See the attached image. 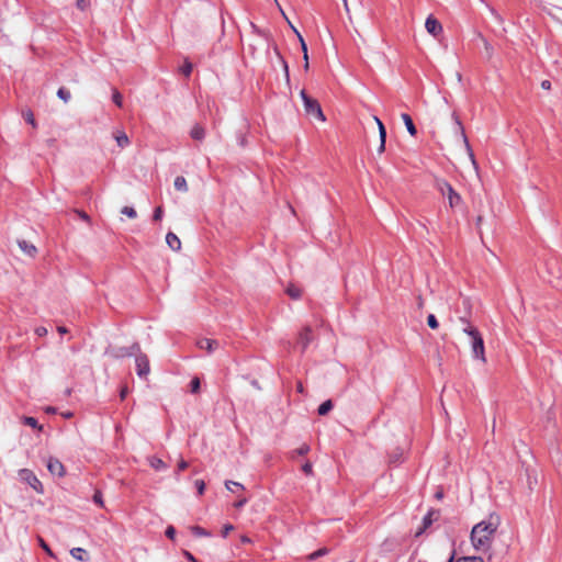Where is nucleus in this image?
<instances>
[{
    "label": "nucleus",
    "instance_id": "obj_51",
    "mask_svg": "<svg viewBox=\"0 0 562 562\" xmlns=\"http://www.w3.org/2000/svg\"><path fill=\"white\" fill-rule=\"evenodd\" d=\"M76 212L78 213L80 218H82L83 221H86V222L90 221V217H89V215L86 212H83V211H76Z\"/></svg>",
    "mask_w": 562,
    "mask_h": 562
},
{
    "label": "nucleus",
    "instance_id": "obj_32",
    "mask_svg": "<svg viewBox=\"0 0 562 562\" xmlns=\"http://www.w3.org/2000/svg\"><path fill=\"white\" fill-rule=\"evenodd\" d=\"M310 451V446L307 443H303L297 449H295L293 452H292V457L294 456H305Z\"/></svg>",
    "mask_w": 562,
    "mask_h": 562
},
{
    "label": "nucleus",
    "instance_id": "obj_14",
    "mask_svg": "<svg viewBox=\"0 0 562 562\" xmlns=\"http://www.w3.org/2000/svg\"><path fill=\"white\" fill-rule=\"evenodd\" d=\"M18 245H19L20 249L29 257L34 258L36 256L37 249L33 244H31L24 239H20V240H18Z\"/></svg>",
    "mask_w": 562,
    "mask_h": 562
},
{
    "label": "nucleus",
    "instance_id": "obj_31",
    "mask_svg": "<svg viewBox=\"0 0 562 562\" xmlns=\"http://www.w3.org/2000/svg\"><path fill=\"white\" fill-rule=\"evenodd\" d=\"M374 120L378 124V127H379V136H380V139L382 140H386V130H385V126L383 125L382 121L374 116Z\"/></svg>",
    "mask_w": 562,
    "mask_h": 562
},
{
    "label": "nucleus",
    "instance_id": "obj_37",
    "mask_svg": "<svg viewBox=\"0 0 562 562\" xmlns=\"http://www.w3.org/2000/svg\"><path fill=\"white\" fill-rule=\"evenodd\" d=\"M456 562H484L481 557H463L459 558Z\"/></svg>",
    "mask_w": 562,
    "mask_h": 562
},
{
    "label": "nucleus",
    "instance_id": "obj_4",
    "mask_svg": "<svg viewBox=\"0 0 562 562\" xmlns=\"http://www.w3.org/2000/svg\"><path fill=\"white\" fill-rule=\"evenodd\" d=\"M300 95L303 101L305 112L321 121H325L319 102L316 99L311 98L305 90H302Z\"/></svg>",
    "mask_w": 562,
    "mask_h": 562
},
{
    "label": "nucleus",
    "instance_id": "obj_6",
    "mask_svg": "<svg viewBox=\"0 0 562 562\" xmlns=\"http://www.w3.org/2000/svg\"><path fill=\"white\" fill-rule=\"evenodd\" d=\"M136 373L140 379L146 380L149 372V359L142 350L135 356Z\"/></svg>",
    "mask_w": 562,
    "mask_h": 562
},
{
    "label": "nucleus",
    "instance_id": "obj_56",
    "mask_svg": "<svg viewBox=\"0 0 562 562\" xmlns=\"http://www.w3.org/2000/svg\"><path fill=\"white\" fill-rule=\"evenodd\" d=\"M247 503V499L246 498H243L240 501H238L235 506L236 507H243L245 504Z\"/></svg>",
    "mask_w": 562,
    "mask_h": 562
},
{
    "label": "nucleus",
    "instance_id": "obj_59",
    "mask_svg": "<svg viewBox=\"0 0 562 562\" xmlns=\"http://www.w3.org/2000/svg\"><path fill=\"white\" fill-rule=\"evenodd\" d=\"M454 555H456V551L453 550L447 562H453L454 561Z\"/></svg>",
    "mask_w": 562,
    "mask_h": 562
},
{
    "label": "nucleus",
    "instance_id": "obj_1",
    "mask_svg": "<svg viewBox=\"0 0 562 562\" xmlns=\"http://www.w3.org/2000/svg\"><path fill=\"white\" fill-rule=\"evenodd\" d=\"M498 525L499 518L491 515L488 520L480 521L472 528L470 539L476 551L486 552L491 549Z\"/></svg>",
    "mask_w": 562,
    "mask_h": 562
},
{
    "label": "nucleus",
    "instance_id": "obj_16",
    "mask_svg": "<svg viewBox=\"0 0 562 562\" xmlns=\"http://www.w3.org/2000/svg\"><path fill=\"white\" fill-rule=\"evenodd\" d=\"M166 243L172 250H179L181 247V241L179 237L172 232L167 233Z\"/></svg>",
    "mask_w": 562,
    "mask_h": 562
},
{
    "label": "nucleus",
    "instance_id": "obj_2",
    "mask_svg": "<svg viewBox=\"0 0 562 562\" xmlns=\"http://www.w3.org/2000/svg\"><path fill=\"white\" fill-rule=\"evenodd\" d=\"M461 321L467 323V326L463 328V333H465L471 339L473 357L485 362V348L482 335L477 328L471 326L465 318H461Z\"/></svg>",
    "mask_w": 562,
    "mask_h": 562
},
{
    "label": "nucleus",
    "instance_id": "obj_41",
    "mask_svg": "<svg viewBox=\"0 0 562 562\" xmlns=\"http://www.w3.org/2000/svg\"><path fill=\"white\" fill-rule=\"evenodd\" d=\"M76 5L79 10L85 11L90 5V0H77Z\"/></svg>",
    "mask_w": 562,
    "mask_h": 562
},
{
    "label": "nucleus",
    "instance_id": "obj_58",
    "mask_svg": "<svg viewBox=\"0 0 562 562\" xmlns=\"http://www.w3.org/2000/svg\"><path fill=\"white\" fill-rule=\"evenodd\" d=\"M240 540H241L243 543H249L250 542V539L247 536H243L240 538Z\"/></svg>",
    "mask_w": 562,
    "mask_h": 562
},
{
    "label": "nucleus",
    "instance_id": "obj_30",
    "mask_svg": "<svg viewBox=\"0 0 562 562\" xmlns=\"http://www.w3.org/2000/svg\"><path fill=\"white\" fill-rule=\"evenodd\" d=\"M191 532L196 537H210L211 536V532H209L207 530H205L204 528H202L200 526L191 527Z\"/></svg>",
    "mask_w": 562,
    "mask_h": 562
},
{
    "label": "nucleus",
    "instance_id": "obj_46",
    "mask_svg": "<svg viewBox=\"0 0 562 562\" xmlns=\"http://www.w3.org/2000/svg\"><path fill=\"white\" fill-rule=\"evenodd\" d=\"M165 533L167 538L173 540L176 536V529L172 526H168Z\"/></svg>",
    "mask_w": 562,
    "mask_h": 562
},
{
    "label": "nucleus",
    "instance_id": "obj_18",
    "mask_svg": "<svg viewBox=\"0 0 562 562\" xmlns=\"http://www.w3.org/2000/svg\"><path fill=\"white\" fill-rule=\"evenodd\" d=\"M70 554L74 559L78 561L86 562L89 560L88 553L83 548H72L70 550Z\"/></svg>",
    "mask_w": 562,
    "mask_h": 562
},
{
    "label": "nucleus",
    "instance_id": "obj_11",
    "mask_svg": "<svg viewBox=\"0 0 562 562\" xmlns=\"http://www.w3.org/2000/svg\"><path fill=\"white\" fill-rule=\"evenodd\" d=\"M452 119L454 121V128H456V133L459 134L467 147V149L470 151V155L471 157L473 158V154L471 151V147H470V144H469V139L465 135V131H464V127L458 116V114L456 112L452 113Z\"/></svg>",
    "mask_w": 562,
    "mask_h": 562
},
{
    "label": "nucleus",
    "instance_id": "obj_20",
    "mask_svg": "<svg viewBox=\"0 0 562 562\" xmlns=\"http://www.w3.org/2000/svg\"><path fill=\"white\" fill-rule=\"evenodd\" d=\"M291 27L293 29V31L296 33L299 40H300V43H301V46H302V50H303V58H304V68L305 69H308V55H307V46L302 37V35L299 33V31L293 26L291 25Z\"/></svg>",
    "mask_w": 562,
    "mask_h": 562
},
{
    "label": "nucleus",
    "instance_id": "obj_52",
    "mask_svg": "<svg viewBox=\"0 0 562 562\" xmlns=\"http://www.w3.org/2000/svg\"><path fill=\"white\" fill-rule=\"evenodd\" d=\"M184 557L188 559V561L190 562H198V560L194 558V555L189 552V551H184Z\"/></svg>",
    "mask_w": 562,
    "mask_h": 562
},
{
    "label": "nucleus",
    "instance_id": "obj_64",
    "mask_svg": "<svg viewBox=\"0 0 562 562\" xmlns=\"http://www.w3.org/2000/svg\"><path fill=\"white\" fill-rule=\"evenodd\" d=\"M297 391L301 392V393L303 392V386H302L301 383L297 385Z\"/></svg>",
    "mask_w": 562,
    "mask_h": 562
},
{
    "label": "nucleus",
    "instance_id": "obj_34",
    "mask_svg": "<svg viewBox=\"0 0 562 562\" xmlns=\"http://www.w3.org/2000/svg\"><path fill=\"white\" fill-rule=\"evenodd\" d=\"M201 382L199 378H193L190 382V391L193 394H196L200 391Z\"/></svg>",
    "mask_w": 562,
    "mask_h": 562
},
{
    "label": "nucleus",
    "instance_id": "obj_13",
    "mask_svg": "<svg viewBox=\"0 0 562 562\" xmlns=\"http://www.w3.org/2000/svg\"><path fill=\"white\" fill-rule=\"evenodd\" d=\"M196 346L200 349L206 350L207 353H212L214 350H216L220 347V342L215 339L201 338L196 341Z\"/></svg>",
    "mask_w": 562,
    "mask_h": 562
},
{
    "label": "nucleus",
    "instance_id": "obj_7",
    "mask_svg": "<svg viewBox=\"0 0 562 562\" xmlns=\"http://www.w3.org/2000/svg\"><path fill=\"white\" fill-rule=\"evenodd\" d=\"M20 477L25 481L34 491L37 493H43V484L37 479V476L29 469H22L20 470Z\"/></svg>",
    "mask_w": 562,
    "mask_h": 562
},
{
    "label": "nucleus",
    "instance_id": "obj_35",
    "mask_svg": "<svg viewBox=\"0 0 562 562\" xmlns=\"http://www.w3.org/2000/svg\"><path fill=\"white\" fill-rule=\"evenodd\" d=\"M427 325L431 329H437L439 327L438 319L436 318V316L434 314H429L428 315V317H427Z\"/></svg>",
    "mask_w": 562,
    "mask_h": 562
},
{
    "label": "nucleus",
    "instance_id": "obj_61",
    "mask_svg": "<svg viewBox=\"0 0 562 562\" xmlns=\"http://www.w3.org/2000/svg\"><path fill=\"white\" fill-rule=\"evenodd\" d=\"M126 393H127V390L126 389H123L121 391V398H124L126 396Z\"/></svg>",
    "mask_w": 562,
    "mask_h": 562
},
{
    "label": "nucleus",
    "instance_id": "obj_28",
    "mask_svg": "<svg viewBox=\"0 0 562 562\" xmlns=\"http://www.w3.org/2000/svg\"><path fill=\"white\" fill-rule=\"evenodd\" d=\"M193 69V65L189 59H186L183 65L180 67V71L187 78L190 77Z\"/></svg>",
    "mask_w": 562,
    "mask_h": 562
},
{
    "label": "nucleus",
    "instance_id": "obj_25",
    "mask_svg": "<svg viewBox=\"0 0 562 562\" xmlns=\"http://www.w3.org/2000/svg\"><path fill=\"white\" fill-rule=\"evenodd\" d=\"M150 465L157 471H162L167 469V464L160 458L157 457H153L150 459Z\"/></svg>",
    "mask_w": 562,
    "mask_h": 562
},
{
    "label": "nucleus",
    "instance_id": "obj_38",
    "mask_svg": "<svg viewBox=\"0 0 562 562\" xmlns=\"http://www.w3.org/2000/svg\"><path fill=\"white\" fill-rule=\"evenodd\" d=\"M232 486H235V487H237V488H239V490H244V485H243V484H240V483H238V482H235V481H229V480H227V481L225 482V487H226L228 491L234 492V490H232Z\"/></svg>",
    "mask_w": 562,
    "mask_h": 562
},
{
    "label": "nucleus",
    "instance_id": "obj_19",
    "mask_svg": "<svg viewBox=\"0 0 562 562\" xmlns=\"http://www.w3.org/2000/svg\"><path fill=\"white\" fill-rule=\"evenodd\" d=\"M114 138H115V140L117 143V146L121 147V148H124V147L130 145L128 136L123 131H117L114 134Z\"/></svg>",
    "mask_w": 562,
    "mask_h": 562
},
{
    "label": "nucleus",
    "instance_id": "obj_17",
    "mask_svg": "<svg viewBox=\"0 0 562 562\" xmlns=\"http://www.w3.org/2000/svg\"><path fill=\"white\" fill-rule=\"evenodd\" d=\"M190 136L194 140H203L205 137V128L200 124H195L190 131Z\"/></svg>",
    "mask_w": 562,
    "mask_h": 562
},
{
    "label": "nucleus",
    "instance_id": "obj_63",
    "mask_svg": "<svg viewBox=\"0 0 562 562\" xmlns=\"http://www.w3.org/2000/svg\"><path fill=\"white\" fill-rule=\"evenodd\" d=\"M442 496H443V493H442V492H438V493H436V497H437V498H442Z\"/></svg>",
    "mask_w": 562,
    "mask_h": 562
},
{
    "label": "nucleus",
    "instance_id": "obj_3",
    "mask_svg": "<svg viewBox=\"0 0 562 562\" xmlns=\"http://www.w3.org/2000/svg\"><path fill=\"white\" fill-rule=\"evenodd\" d=\"M436 188L443 196L448 198L449 205L451 209H454L461 204V195L452 188V186L448 181L443 179L437 180Z\"/></svg>",
    "mask_w": 562,
    "mask_h": 562
},
{
    "label": "nucleus",
    "instance_id": "obj_23",
    "mask_svg": "<svg viewBox=\"0 0 562 562\" xmlns=\"http://www.w3.org/2000/svg\"><path fill=\"white\" fill-rule=\"evenodd\" d=\"M23 424L34 429L42 430L43 427L38 424L37 419L32 416H24L22 419Z\"/></svg>",
    "mask_w": 562,
    "mask_h": 562
},
{
    "label": "nucleus",
    "instance_id": "obj_29",
    "mask_svg": "<svg viewBox=\"0 0 562 562\" xmlns=\"http://www.w3.org/2000/svg\"><path fill=\"white\" fill-rule=\"evenodd\" d=\"M57 97L61 99L65 103H67L70 100L71 94L68 89H66L65 87H60L57 91Z\"/></svg>",
    "mask_w": 562,
    "mask_h": 562
},
{
    "label": "nucleus",
    "instance_id": "obj_45",
    "mask_svg": "<svg viewBox=\"0 0 562 562\" xmlns=\"http://www.w3.org/2000/svg\"><path fill=\"white\" fill-rule=\"evenodd\" d=\"M93 502L100 506H103V499H102V494L100 491H97L93 495Z\"/></svg>",
    "mask_w": 562,
    "mask_h": 562
},
{
    "label": "nucleus",
    "instance_id": "obj_43",
    "mask_svg": "<svg viewBox=\"0 0 562 562\" xmlns=\"http://www.w3.org/2000/svg\"><path fill=\"white\" fill-rule=\"evenodd\" d=\"M24 117H25V121H26L27 123H30L31 125H33V126H35V125H36V123H35V119H34V115H33L32 111H27V112L25 113Z\"/></svg>",
    "mask_w": 562,
    "mask_h": 562
},
{
    "label": "nucleus",
    "instance_id": "obj_57",
    "mask_svg": "<svg viewBox=\"0 0 562 562\" xmlns=\"http://www.w3.org/2000/svg\"><path fill=\"white\" fill-rule=\"evenodd\" d=\"M46 412H47L48 414H55V413H56V408H55V407L49 406V407H47V408H46Z\"/></svg>",
    "mask_w": 562,
    "mask_h": 562
},
{
    "label": "nucleus",
    "instance_id": "obj_54",
    "mask_svg": "<svg viewBox=\"0 0 562 562\" xmlns=\"http://www.w3.org/2000/svg\"><path fill=\"white\" fill-rule=\"evenodd\" d=\"M385 150V140L380 139V146L378 148V151L381 154Z\"/></svg>",
    "mask_w": 562,
    "mask_h": 562
},
{
    "label": "nucleus",
    "instance_id": "obj_48",
    "mask_svg": "<svg viewBox=\"0 0 562 562\" xmlns=\"http://www.w3.org/2000/svg\"><path fill=\"white\" fill-rule=\"evenodd\" d=\"M188 467H189V463L186 460L181 459L178 462L177 470H178V472L184 471Z\"/></svg>",
    "mask_w": 562,
    "mask_h": 562
},
{
    "label": "nucleus",
    "instance_id": "obj_53",
    "mask_svg": "<svg viewBox=\"0 0 562 562\" xmlns=\"http://www.w3.org/2000/svg\"><path fill=\"white\" fill-rule=\"evenodd\" d=\"M541 88L544 89V90H550L551 89V81L550 80H543L541 82Z\"/></svg>",
    "mask_w": 562,
    "mask_h": 562
},
{
    "label": "nucleus",
    "instance_id": "obj_24",
    "mask_svg": "<svg viewBox=\"0 0 562 562\" xmlns=\"http://www.w3.org/2000/svg\"><path fill=\"white\" fill-rule=\"evenodd\" d=\"M286 294L293 300H299L302 295V292L301 289L291 284L286 288Z\"/></svg>",
    "mask_w": 562,
    "mask_h": 562
},
{
    "label": "nucleus",
    "instance_id": "obj_5",
    "mask_svg": "<svg viewBox=\"0 0 562 562\" xmlns=\"http://www.w3.org/2000/svg\"><path fill=\"white\" fill-rule=\"evenodd\" d=\"M140 351V346L138 342H134L127 347H113L109 349V355L115 359L128 358L132 356H136Z\"/></svg>",
    "mask_w": 562,
    "mask_h": 562
},
{
    "label": "nucleus",
    "instance_id": "obj_39",
    "mask_svg": "<svg viewBox=\"0 0 562 562\" xmlns=\"http://www.w3.org/2000/svg\"><path fill=\"white\" fill-rule=\"evenodd\" d=\"M194 485L196 487V491H198V495H202L204 493V490H205V483L203 480H196L194 482Z\"/></svg>",
    "mask_w": 562,
    "mask_h": 562
},
{
    "label": "nucleus",
    "instance_id": "obj_9",
    "mask_svg": "<svg viewBox=\"0 0 562 562\" xmlns=\"http://www.w3.org/2000/svg\"><path fill=\"white\" fill-rule=\"evenodd\" d=\"M425 27H426L427 32L435 37H438L442 33L441 23L437 19H435L432 15H429L426 19Z\"/></svg>",
    "mask_w": 562,
    "mask_h": 562
},
{
    "label": "nucleus",
    "instance_id": "obj_33",
    "mask_svg": "<svg viewBox=\"0 0 562 562\" xmlns=\"http://www.w3.org/2000/svg\"><path fill=\"white\" fill-rule=\"evenodd\" d=\"M112 101L119 106L122 108L123 105V97L119 92V90L114 89L112 93Z\"/></svg>",
    "mask_w": 562,
    "mask_h": 562
},
{
    "label": "nucleus",
    "instance_id": "obj_50",
    "mask_svg": "<svg viewBox=\"0 0 562 562\" xmlns=\"http://www.w3.org/2000/svg\"><path fill=\"white\" fill-rule=\"evenodd\" d=\"M234 529V526L231 525V524H227L224 526L223 530H222V536L225 538L228 536V533Z\"/></svg>",
    "mask_w": 562,
    "mask_h": 562
},
{
    "label": "nucleus",
    "instance_id": "obj_12",
    "mask_svg": "<svg viewBox=\"0 0 562 562\" xmlns=\"http://www.w3.org/2000/svg\"><path fill=\"white\" fill-rule=\"evenodd\" d=\"M439 517V512L430 509L423 518V527L416 532V536H420L426 529H428L434 520Z\"/></svg>",
    "mask_w": 562,
    "mask_h": 562
},
{
    "label": "nucleus",
    "instance_id": "obj_8",
    "mask_svg": "<svg viewBox=\"0 0 562 562\" xmlns=\"http://www.w3.org/2000/svg\"><path fill=\"white\" fill-rule=\"evenodd\" d=\"M314 340L313 329L311 326H305L299 334L297 345L301 347L302 352H304L310 344Z\"/></svg>",
    "mask_w": 562,
    "mask_h": 562
},
{
    "label": "nucleus",
    "instance_id": "obj_42",
    "mask_svg": "<svg viewBox=\"0 0 562 562\" xmlns=\"http://www.w3.org/2000/svg\"><path fill=\"white\" fill-rule=\"evenodd\" d=\"M302 471L306 474V475H312L313 474V465L311 462H305L303 465H302Z\"/></svg>",
    "mask_w": 562,
    "mask_h": 562
},
{
    "label": "nucleus",
    "instance_id": "obj_10",
    "mask_svg": "<svg viewBox=\"0 0 562 562\" xmlns=\"http://www.w3.org/2000/svg\"><path fill=\"white\" fill-rule=\"evenodd\" d=\"M47 469L53 475H57L59 477L65 475V467L57 458H48Z\"/></svg>",
    "mask_w": 562,
    "mask_h": 562
},
{
    "label": "nucleus",
    "instance_id": "obj_60",
    "mask_svg": "<svg viewBox=\"0 0 562 562\" xmlns=\"http://www.w3.org/2000/svg\"><path fill=\"white\" fill-rule=\"evenodd\" d=\"M63 416L65 418H70V417H72V413L71 412H67V413H64Z\"/></svg>",
    "mask_w": 562,
    "mask_h": 562
},
{
    "label": "nucleus",
    "instance_id": "obj_21",
    "mask_svg": "<svg viewBox=\"0 0 562 562\" xmlns=\"http://www.w3.org/2000/svg\"><path fill=\"white\" fill-rule=\"evenodd\" d=\"M173 186H175L176 190H178V191H181V192L188 191V183L183 176L176 177Z\"/></svg>",
    "mask_w": 562,
    "mask_h": 562
},
{
    "label": "nucleus",
    "instance_id": "obj_62",
    "mask_svg": "<svg viewBox=\"0 0 562 562\" xmlns=\"http://www.w3.org/2000/svg\"><path fill=\"white\" fill-rule=\"evenodd\" d=\"M251 384H252V386H255V387H257V389H260V387H259V384H258V381L254 380V381L251 382Z\"/></svg>",
    "mask_w": 562,
    "mask_h": 562
},
{
    "label": "nucleus",
    "instance_id": "obj_40",
    "mask_svg": "<svg viewBox=\"0 0 562 562\" xmlns=\"http://www.w3.org/2000/svg\"><path fill=\"white\" fill-rule=\"evenodd\" d=\"M162 215H164V210L161 206H157L155 210H154V214H153V220L154 221H160L162 218Z\"/></svg>",
    "mask_w": 562,
    "mask_h": 562
},
{
    "label": "nucleus",
    "instance_id": "obj_49",
    "mask_svg": "<svg viewBox=\"0 0 562 562\" xmlns=\"http://www.w3.org/2000/svg\"><path fill=\"white\" fill-rule=\"evenodd\" d=\"M40 546L42 547V549L45 552H47L49 555H53V552H52L50 548L48 547V544L42 538H40Z\"/></svg>",
    "mask_w": 562,
    "mask_h": 562
},
{
    "label": "nucleus",
    "instance_id": "obj_47",
    "mask_svg": "<svg viewBox=\"0 0 562 562\" xmlns=\"http://www.w3.org/2000/svg\"><path fill=\"white\" fill-rule=\"evenodd\" d=\"M237 140L241 147L246 146L247 139H246V135L244 133H241V132L237 133Z\"/></svg>",
    "mask_w": 562,
    "mask_h": 562
},
{
    "label": "nucleus",
    "instance_id": "obj_36",
    "mask_svg": "<svg viewBox=\"0 0 562 562\" xmlns=\"http://www.w3.org/2000/svg\"><path fill=\"white\" fill-rule=\"evenodd\" d=\"M121 212H122V214H124L131 218H135L137 216L135 209L132 206H124Z\"/></svg>",
    "mask_w": 562,
    "mask_h": 562
},
{
    "label": "nucleus",
    "instance_id": "obj_22",
    "mask_svg": "<svg viewBox=\"0 0 562 562\" xmlns=\"http://www.w3.org/2000/svg\"><path fill=\"white\" fill-rule=\"evenodd\" d=\"M333 406L334 405L330 400L323 402L317 408L318 415L324 416V415L328 414L333 409Z\"/></svg>",
    "mask_w": 562,
    "mask_h": 562
},
{
    "label": "nucleus",
    "instance_id": "obj_26",
    "mask_svg": "<svg viewBox=\"0 0 562 562\" xmlns=\"http://www.w3.org/2000/svg\"><path fill=\"white\" fill-rule=\"evenodd\" d=\"M276 53H277V56L282 65L286 82L289 83L290 82L289 65H288L286 60L282 57V55L279 53V50L276 49Z\"/></svg>",
    "mask_w": 562,
    "mask_h": 562
},
{
    "label": "nucleus",
    "instance_id": "obj_27",
    "mask_svg": "<svg viewBox=\"0 0 562 562\" xmlns=\"http://www.w3.org/2000/svg\"><path fill=\"white\" fill-rule=\"evenodd\" d=\"M327 553H328V549L327 548H321V549L312 552L311 554H308L307 560L315 561L318 558H322V557L326 555Z\"/></svg>",
    "mask_w": 562,
    "mask_h": 562
},
{
    "label": "nucleus",
    "instance_id": "obj_55",
    "mask_svg": "<svg viewBox=\"0 0 562 562\" xmlns=\"http://www.w3.org/2000/svg\"><path fill=\"white\" fill-rule=\"evenodd\" d=\"M57 330L59 334L64 335L68 333V329L65 326H58Z\"/></svg>",
    "mask_w": 562,
    "mask_h": 562
},
{
    "label": "nucleus",
    "instance_id": "obj_44",
    "mask_svg": "<svg viewBox=\"0 0 562 562\" xmlns=\"http://www.w3.org/2000/svg\"><path fill=\"white\" fill-rule=\"evenodd\" d=\"M48 333L47 328L44 327V326H38L35 328V334L38 336V337H44L46 336Z\"/></svg>",
    "mask_w": 562,
    "mask_h": 562
},
{
    "label": "nucleus",
    "instance_id": "obj_15",
    "mask_svg": "<svg viewBox=\"0 0 562 562\" xmlns=\"http://www.w3.org/2000/svg\"><path fill=\"white\" fill-rule=\"evenodd\" d=\"M401 117H402V120H403V122H404V124H405V126H406V130H407V132L409 133V135H412V136H416V134H417V128H416V126H415V124H414L413 119L411 117V115H409V114H407V113H402V114H401Z\"/></svg>",
    "mask_w": 562,
    "mask_h": 562
}]
</instances>
